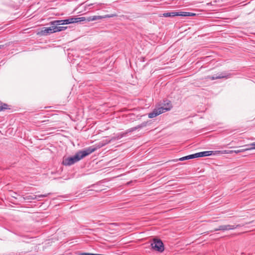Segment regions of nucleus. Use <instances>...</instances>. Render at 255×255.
Instances as JSON below:
<instances>
[{
	"mask_svg": "<svg viewBox=\"0 0 255 255\" xmlns=\"http://www.w3.org/2000/svg\"><path fill=\"white\" fill-rule=\"evenodd\" d=\"M244 147H247V148H243V149H240V150H230L229 151L226 152V153H240V152H245L247 150L255 149V141L253 143H251L250 144L245 145L244 146Z\"/></svg>",
	"mask_w": 255,
	"mask_h": 255,
	"instance_id": "5",
	"label": "nucleus"
},
{
	"mask_svg": "<svg viewBox=\"0 0 255 255\" xmlns=\"http://www.w3.org/2000/svg\"><path fill=\"white\" fill-rule=\"evenodd\" d=\"M50 194V193L47 194H41L39 195H27L25 197H23V198L24 200H40L39 198L41 197H46L48 196V195Z\"/></svg>",
	"mask_w": 255,
	"mask_h": 255,
	"instance_id": "8",
	"label": "nucleus"
},
{
	"mask_svg": "<svg viewBox=\"0 0 255 255\" xmlns=\"http://www.w3.org/2000/svg\"><path fill=\"white\" fill-rule=\"evenodd\" d=\"M176 16H193L196 15L194 13L188 12L184 11L176 12Z\"/></svg>",
	"mask_w": 255,
	"mask_h": 255,
	"instance_id": "12",
	"label": "nucleus"
},
{
	"mask_svg": "<svg viewBox=\"0 0 255 255\" xmlns=\"http://www.w3.org/2000/svg\"><path fill=\"white\" fill-rule=\"evenodd\" d=\"M161 111H162V113L169 111L172 108V104L170 101H164L163 105L159 107Z\"/></svg>",
	"mask_w": 255,
	"mask_h": 255,
	"instance_id": "9",
	"label": "nucleus"
},
{
	"mask_svg": "<svg viewBox=\"0 0 255 255\" xmlns=\"http://www.w3.org/2000/svg\"><path fill=\"white\" fill-rule=\"evenodd\" d=\"M175 14H176V12L164 13H163V16H164L165 17H173V16H176V15H175Z\"/></svg>",
	"mask_w": 255,
	"mask_h": 255,
	"instance_id": "17",
	"label": "nucleus"
},
{
	"mask_svg": "<svg viewBox=\"0 0 255 255\" xmlns=\"http://www.w3.org/2000/svg\"><path fill=\"white\" fill-rule=\"evenodd\" d=\"M15 196V195H14V196H12L13 197L16 198Z\"/></svg>",
	"mask_w": 255,
	"mask_h": 255,
	"instance_id": "23",
	"label": "nucleus"
},
{
	"mask_svg": "<svg viewBox=\"0 0 255 255\" xmlns=\"http://www.w3.org/2000/svg\"><path fill=\"white\" fill-rule=\"evenodd\" d=\"M162 111H161L160 109H159V108H155V109H154V110L148 114V118H153L154 117H156V116H157L158 115L161 114L162 113Z\"/></svg>",
	"mask_w": 255,
	"mask_h": 255,
	"instance_id": "11",
	"label": "nucleus"
},
{
	"mask_svg": "<svg viewBox=\"0 0 255 255\" xmlns=\"http://www.w3.org/2000/svg\"><path fill=\"white\" fill-rule=\"evenodd\" d=\"M107 143H102V144H101V143H99V145H98V147H95L94 146H93V147H96L97 148H100L103 146H104ZM97 149H96L97 150Z\"/></svg>",
	"mask_w": 255,
	"mask_h": 255,
	"instance_id": "19",
	"label": "nucleus"
},
{
	"mask_svg": "<svg viewBox=\"0 0 255 255\" xmlns=\"http://www.w3.org/2000/svg\"><path fill=\"white\" fill-rule=\"evenodd\" d=\"M228 75H226L224 73H221L219 75H214V76H212L210 79L211 80H215L217 79H221L223 78H228Z\"/></svg>",
	"mask_w": 255,
	"mask_h": 255,
	"instance_id": "14",
	"label": "nucleus"
},
{
	"mask_svg": "<svg viewBox=\"0 0 255 255\" xmlns=\"http://www.w3.org/2000/svg\"><path fill=\"white\" fill-rule=\"evenodd\" d=\"M117 16V15L116 14H106L104 16L94 15L87 17L86 18V20L88 21H91L100 20L102 18L114 17Z\"/></svg>",
	"mask_w": 255,
	"mask_h": 255,
	"instance_id": "6",
	"label": "nucleus"
},
{
	"mask_svg": "<svg viewBox=\"0 0 255 255\" xmlns=\"http://www.w3.org/2000/svg\"><path fill=\"white\" fill-rule=\"evenodd\" d=\"M196 158L195 153H194L193 154H191V155H189L187 156L182 157L181 158H180L178 160H180V161H183L185 160H188V159H193V158Z\"/></svg>",
	"mask_w": 255,
	"mask_h": 255,
	"instance_id": "15",
	"label": "nucleus"
},
{
	"mask_svg": "<svg viewBox=\"0 0 255 255\" xmlns=\"http://www.w3.org/2000/svg\"><path fill=\"white\" fill-rule=\"evenodd\" d=\"M96 149L93 146H90L84 150H80L73 156L64 158L62 163L66 166H70L94 152Z\"/></svg>",
	"mask_w": 255,
	"mask_h": 255,
	"instance_id": "1",
	"label": "nucleus"
},
{
	"mask_svg": "<svg viewBox=\"0 0 255 255\" xmlns=\"http://www.w3.org/2000/svg\"><path fill=\"white\" fill-rule=\"evenodd\" d=\"M53 23V21L51 22V25H54V24ZM54 25H55V32L64 30L67 28V27H66V26H58V25H55V24H54Z\"/></svg>",
	"mask_w": 255,
	"mask_h": 255,
	"instance_id": "16",
	"label": "nucleus"
},
{
	"mask_svg": "<svg viewBox=\"0 0 255 255\" xmlns=\"http://www.w3.org/2000/svg\"><path fill=\"white\" fill-rule=\"evenodd\" d=\"M54 32H55V25H51L49 27H43L39 33L42 35H47Z\"/></svg>",
	"mask_w": 255,
	"mask_h": 255,
	"instance_id": "7",
	"label": "nucleus"
},
{
	"mask_svg": "<svg viewBox=\"0 0 255 255\" xmlns=\"http://www.w3.org/2000/svg\"><path fill=\"white\" fill-rule=\"evenodd\" d=\"M214 151H205L195 153L196 158L208 156L214 154Z\"/></svg>",
	"mask_w": 255,
	"mask_h": 255,
	"instance_id": "10",
	"label": "nucleus"
},
{
	"mask_svg": "<svg viewBox=\"0 0 255 255\" xmlns=\"http://www.w3.org/2000/svg\"><path fill=\"white\" fill-rule=\"evenodd\" d=\"M244 226V225L238 224L236 225H224L219 226L218 228L215 229L213 231H211V232H216L218 231H228L230 230H234L238 227Z\"/></svg>",
	"mask_w": 255,
	"mask_h": 255,
	"instance_id": "4",
	"label": "nucleus"
},
{
	"mask_svg": "<svg viewBox=\"0 0 255 255\" xmlns=\"http://www.w3.org/2000/svg\"><path fill=\"white\" fill-rule=\"evenodd\" d=\"M151 247L153 250L160 253H162L164 250L163 243L160 239H154L151 243Z\"/></svg>",
	"mask_w": 255,
	"mask_h": 255,
	"instance_id": "3",
	"label": "nucleus"
},
{
	"mask_svg": "<svg viewBox=\"0 0 255 255\" xmlns=\"http://www.w3.org/2000/svg\"><path fill=\"white\" fill-rule=\"evenodd\" d=\"M126 134V133H123V134L122 135V136H123L124 135H125Z\"/></svg>",
	"mask_w": 255,
	"mask_h": 255,
	"instance_id": "21",
	"label": "nucleus"
},
{
	"mask_svg": "<svg viewBox=\"0 0 255 255\" xmlns=\"http://www.w3.org/2000/svg\"><path fill=\"white\" fill-rule=\"evenodd\" d=\"M146 125V124L145 123H143L140 125H138L136 127H133V128H131L128 129L127 132H132L137 129H139V128H140L145 127Z\"/></svg>",
	"mask_w": 255,
	"mask_h": 255,
	"instance_id": "13",
	"label": "nucleus"
},
{
	"mask_svg": "<svg viewBox=\"0 0 255 255\" xmlns=\"http://www.w3.org/2000/svg\"><path fill=\"white\" fill-rule=\"evenodd\" d=\"M0 108L2 109V111H4L6 109H9L10 108H8V105L5 103H1V106H0Z\"/></svg>",
	"mask_w": 255,
	"mask_h": 255,
	"instance_id": "18",
	"label": "nucleus"
},
{
	"mask_svg": "<svg viewBox=\"0 0 255 255\" xmlns=\"http://www.w3.org/2000/svg\"><path fill=\"white\" fill-rule=\"evenodd\" d=\"M78 255H92V253H81Z\"/></svg>",
	"mask_w": 255,
	"mask_h": 255,
	"instance_id": "20",
	"label": "nucleus"
},
{
	"mask_svg": "<svg viewBox=\"0 0 255 255\" xmlns=\"http://www.w3.org/2000/svg\"><path fill=\"white\" fill-rule=\"evenodd\" d=\"M15 196V195H14V196H12L13 197L16 198Z\"/></svg>",
	"mask_w": 255,
	"mask_h": 255,
	"instance_id": "22",
	"label": "nucleus"
},
{
	"mask_svg": "<svg viewBox=\"0 0 255 255\" xmlns=\"http://www.w3.org/2000/svg\"><path fill=\"white\" fill-rule=\"evenodd\" d=\"M86 20L85 17H70L64 20H57L53 21V24L55 25L68 24L74 23H77Z\"/></svg>",
	"mask_w": 255,
	"mask_h": 255,
	"instance_id": "2",
	"label": "nucleus"
}]
</instances>
